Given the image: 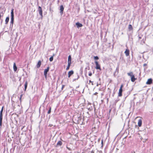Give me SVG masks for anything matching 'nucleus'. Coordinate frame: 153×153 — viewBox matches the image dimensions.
<instances>
[{
    "instance_id": "12",
    "label": "nucleus",
    "mask_w": 153,
    "mask_h": 153,
    "mask_svg": "<svg viewBox=\"0 0 153 153\" xmlns=\"http://www.w3.org/2000/svg\"><path fill=\"white\" fill-rule=\"evenodd\" d=\"M76 25L77 26V27H81L82 26V24L79 22L76 23Z\"/></svg>"
},
{
    "instance_id": "23",
    "label": "nucleus",
    "mask_w": 153,
    "mask_h": 153,
    "mask_svg": "<svg viewBox=\"0 0 153 153\" xmlns=\"http://www.w3.org/2000/svg\"><path fill=\"white\" fill-rule=\"evenodd\" d=\"M3 108L4 106H3L0 112V115H3L2 112L3 111Z\"/></svg>"
},
{
    "instance_id": "3",
    "label": "nucleus",
    "mask_w": 153,
    "mask_h": 153,
    "mask_svg": "<svg viewBox=\"0 0 153 153\" xmlns=\"http://www.w3.org/2000/svg\"><path fill=\"white\" fill-rule=\"evenodd\" d=\"M95 63L96 65V67H95V68L96 69H99L100 71L101 70V67L100 65L99 64L98 62L96 61L95 62Z\"/></svg>"
},
{
    "instance_id": "18",
    "label": "nucleus",
    "mask_w": 153,
    "mask_h": 153,
    "mask_svg": "<svg viewBox=\"0 0 153 153\" xmlns=\"http://www.w3.org/2000/svg\"><path fill=\"white\" fill-rule=\"evenodd\" d=\"M64 7H63V5H62L60 6V10L61 12H62V13H63V12L64 10Z\"/></svg>"
},
{
    "instance_id": "33",
    "label": "nucleus",
    "mask_w": 153,
    "mask_h": 153,
    "mask_svg": "<svg viewBox=\"0 0 153 153\" xmlns=\"http://www.w3.org/2000/svg\"><path fill=\"white\" fill-rule=\"evenodd\" d=\"M89 82L90 83H91V82H91V80H89Z\"/></svg>"
},
{
    "instance_id": "2",
    "label": "nucleus",
    "mask_w": 153,
    "mask_h": 153,
    "mask_svg": "<svg viewBox=\"0 0 153 153\" xmlns=\"http://www.w3.org/2000/svg\"><path fill=\"white\" fill-rule=\"evenodd\" d=\"M49 69L50 67L48 66L46 69L44 70V73L45 78L46 79L47 78L48 72L49 71Z\"/></svg>"
},
{
    "instance_id": "19",
    "label": "nucleus",
    "mask_w": 153,
    "mask_h": 153,
    "mask_svg": "<svg viewBox=\"0 0 153 153\" xmlns=\"http://www.w3.org/2000/svg\"><path fill=\"white\" fill-rule=\"evenodd\" d=\"M128 29L129 30H131L133 29V28L131 25H129L128 26Z\"/></svg>"
},
{
    "instance_id": "25",
    "label": "nucleus",
    "mask_w": 153,
    "mask_h": 153,
    "mask_svg": "<svg viewBox=\"0 0 153 153\" xmlns=\"http://www.w3.org/2000/svg\"><path fill=\"white\" fill-rule=\"evenodd\" d=\"M53 56H52L50 58L49 60L50 62H52V61H53Z\"/></svg>"
},
{
    "instance_id": "13",
    "label": "nucleus",
    "mask_w": 153,
    "mask_h": 153,
    "mask_svg": "<svg viewBox=\"0 0 153 153\" xmlns=\"http://www.w3.org/2000/svg\"><path fill=\"white\" fill-rule=\"evenodd\" d=\"M14 9H12L11 10V18H14V12H13Z\"/></svg>"
},
{
    "instance_id": "15",
    "label": "nucleus",
    "mask_w": 153,
    "mask_h": 153,
    "mask_svg": "<svg viewBox=\"0 0 153 153\" xmlns=\"http://www.w3.org/2000/svg\"><path fill=\"white\" fill-rule=\"evenodd\" d=\"M127 74L128 76L131 77L134 75L133 74V72H131L129 73H127Z\"/></svg>"
},
{
    "instance_id": "20",
    "label": "nucleus",
    "mask_w": 153,
    "mask_h": 153,
    "mask_svg": "<svg viewBox=\"0 0 153 153\" xmlns=\"http://www.w3.org/2000/svg\"><path fill=\"white\" fill-rule=\"evenodd\" d=\"M27 84H28V82H27V81H26V82H25V90H24L25 91H26V88L27 87Z\"/></svg>"
},
{
    "instance_id": "34",
    "label": "nucleus",
    "mask_w": 153,
    "mask_h": 153,
    "mask_svg": "<svg viewBox=\"0 0 153 153\" xmlns=\"http://www.w3.org/2000/svg\"><path fill=\"white\" fill-rule=\"evenodd\" d=\"M67 149H68L69 150H70L67 147Z\"/></svg>"
},
{
    "instance_id": "11",
    "label": "nucleus",
    "mask_w": 153,
    "mask_h": 153,
    "mask_svg": "<svg viewBox=\"0 0 153 153\" xmlns=\"http://www.w3.org/2000/svg\"><path fill=\"white\" fill-rule=\"evenodd\" d=\"M71 57L70 55L69 56H68V63L71 64Z\"/></svg>"
},
{
    "instance_id": "7",
    "label": "nucleus",
    "mask_w": 153,
    "mask_h": 153,
    "mask_svg": "<svg viewBox=\"0 0 153 153\" xmlns=\"http://www.w3.org/2000/svg\"><path fill=\"white\" fill-rule=\"evenodd\" d=\"M3 119V115H0V128L2 127V121Z\"/></svg>"
},
{
    "instance_id": "26",
    "label": "nucleus",
    "mask_w": 153,
    "mask_h": 153,
    "mask_svg": "<svg viewBox=\"0 0 153 153\" xmlns=\"http://www.w3.org/2000/svg\"><path fill=\"white\" fill-rule=\"evenodd\" d=\"M94 59L95 60H98L99 59V58L98 56H95L94 57Z\"/></svg>"
},
{
    "instance_id": "21",
    "label": "nucleus",
    "mask_w": 153,
    "mask_h": 153,
    "mask_svg": "<svg viewBox=\"0 0 153 153\" xmlns=\"http://www.w3.org/2000/svg\"><path fill=\"white\" fill-rule=\"evenodd\" d=\"M71 64L68 63V66L66 68V70H69V68L70 67V66H71Z\"/></svg>"
},
{
    "instance_id": "29",
    "label": "nucleus",
    "mask_w": 153,
    "mask_h": 153,
    "mask_svg": "<svg viewBox=\"0 0 153 153\" xmlns=\"http://www.w3.org/2000/svg\"><path fill=\"white\" fill-rule=\"evenodd\" d=\"M65 86V85H63L62 86L61 89L62 90L63 89V88H64Z\"/></svg>"
},
{
    "instance_id": "5",
    "label": "nucleus",
    "mask_w": 153,
    "mask_h": 153,
    "mask_svg": "<svg viewBox=\"0 0 153 153\" xmlns=\"http://www.w3.org/2000/svg\"><path fill=\"white\" fill-rule=\"evenodd\" d=\"M152 83V80L151 78L149 79H148L146 82L147 85H150Z\"/></svg>"
},
{
    "instance_id": "8",
    "label": "nucleus",
    "mask_w": 153,
    "mask_h": 153,
    "mask_svg": "<svg viewBox=\"0 0 153 153\" xmlns=\"http://www.w3.org/2000/svg\"><path fill=\"white\" fill-rule=\"evenodd\" d=\"M74 73V72L72 70L69 71L68 72V77L69 78Z\"/></svg>"
},
{
    "instance_id": "9",
    "label": "nucleus",
    "mask_w": 153,
    "mask_h": 153,
    "mask_svg": "<svg viewBox=\"0 0 153 153\" xmlns=\"http://www.w3.org/2000/svg\"><path fill=\"white\" fill-rule=\"evenodd\" d=\"M142 124V120L141 119H139L138 122V126L140 127L141 126Z\"/></svg>"
},
{
    "instance_id": "6",
    "label": "nucleus",
    "mask_w": 153,
    "mask_h": 153,
    "mask_svg": "<svg viewBox=\"0 0 153 153\" xmlns=\"http://www.w3.org/2000/svg\"><path fill=\"white\" fill-rule=\"evenodd\" d=\"M124 53L126 56H129V51L128 49H126Z\"/></svg>"
},
{
    "instance_id": "24",
    "label": "nucleus",
    "mask_w": 153,
    "mask_h": 153,
    "mask_svg": "<svg viewBox=\"0 0 153 153\" xmlns=\"http://www.w3.org/2000/svg\"><path fill=\"white\" fill-rule=\"evenodd\" d=\"M13 21H14V18H11V21H10V23L13 24Z\"/></svg>"
},
{
    "instance_id": "22",
    "label": "nucleus",
    "mask_w": 153,
    "mask_h": 153,
    "mask_svg": "<svg viewBox=\"0 0 153 153\" xmlns=\"http://www.w3.org/2000/svg\"><path fill=\"white\" fill-rule=\"evenodd\" d=\"M62 144V143L61 141H59L58 142L57 145H59V146H61Z\"/></svg>"
},
{
    "instance_id": "30",
    "label": "nucleus",
    "mask_w": 153,
    "mask_h": 153,
    "mask_svg": "<svg viewBox=\"0 0 153 153\" xmlns=\"http://www.w3.org/2000/svg\"><path fill=\"white\" fill-rule=\"evenodd\" d=\"M22 94H21V96H20V100H21V98H22Z\"/></svg>"
},
{
    "instance_id": "35",
    "label": "nucleus",
    "mask_w": 153,
    "mask_h": 153,
    "mask_svg": "<svg viewBox=\"0 0 153 153\" xmlns=\"http://www.w3.org/2000/svg\"><path fill=\"white\" fill-rule=\"evenodd\" d=\"M92 153H94V152H93V151H92Z\"/></svg>"
},
{
    "instance_id": "27",
    "label": "nucleus",
    "mask_w": 153,
    "mask_h": 153,
    "mask_svg": "<svg viewBox=\"0 0 153 153\" xmlns=\"http://www.w3.org/2000/svg\"><path fill=\"white\" fill-rule=\"evenodd\" d=\"M51 107H50V108H49V110H48V114H50L51 113Z\"/></svg>"
},
{
    "instance_id": "10",
    "label": "nucleus",
    "mask_w": 153,
    "mask_h": 153,
    "mask_svg": "<svg viewBox=\"0 0 153 153\" xmlns=\"http://www.w3.org/2000/svg\"><path fill=\"white\" fill-rule=\"evenodd\" d=\"M41 65V62L40 60H39L37 64L36 67L37 68H39L40 67Z\"/></svg>"
},
{
    "instance_id": "36",
    "label": "nucleus",
    "mask_w": 153,
    "mask_h": 153,
    "mask_svg": "<svg viewBox=\"0 0 153 153\" xmlns=\"http://www.w3.org/2000/svg\"><path fill=\"white\" fill-rule=\"evenodd\" d=\"M82 153H85L84 152H82Z\"/></svg>"
},
{
    "instance_id": "4",
    "label": "nucleus",
    "mask_w": 153,
    "mask_h": 153,
    "mask_svg": "<svg viewBox=\"0 0 153 153\" xmlns=\"http://www.w3.org/2000/svg\"><path fill=\"white\" fill-rule=\"evenodd\" d=\"M38 10L39 11V13L40 15L41 16V17H43V15H42V9L41 7L39 6L38 7Z\"/></svg>"
},
{
    "instance_id": "31",
    "label": "nucleus",
    "mask_w": 153,
    "mask_h": 153,
    "mask_svg": "<svg viewBox=\"0 0 153 153\" xmlns=\"http://www.w3.org/2000/svg\"><path fill=\"white\" fill-rule=\"evenodd\" d=\"M98 94V93L96 92L94 94V95H96Z\"/></svg>"
},
{
    "instance_id": "1",
    "label": "nucleus",
    "mask_w": 153,
    "mask_h": 153,
    "mask_svg": "<svg viewBox=\"0 0 153 153\" xmlns=\"http://www.w3.org/2000/svg\"><path fill=\"white\" fill-rule=\"evenodd\" d=\"M123 84L121 85L120 88L119 90V92L118 94V96L119 97H121L122 95V92L123 91Z\"/></svg>"
},
{
    "instance_id": "28",
    "label": "nucleus",
    "mask_w": 153,
    "mask_h": 153,
    "mask_svg": "<svg viewBox=\"0 0 153 153\" xmlns=\"http://www.w3.org/2000/svg\"><path fill=\"white\" fill-rule=\"evenodd\" d=\"M92 74L91 72H90L89 73V74H88V75L89 76H92Z\"/></svg>"
},
{
    "instance_id": "17",
    "label": "nucleus",
    "mask_w": 153,
    "mask_h": 153,
    "mask_svg": "<svg viewBox=\"0 0 153 153\" xmlns=\"http://www.w3.org/2000/svg\"><path fill=\"white\" fill-rule=\"evenodd\" d=\"M136 79L137 78H135L134 75L131 77V80L132 82H134Z\"/></svg>"
},
{
    "instance_id": "14",
    "label": "nucleus",
    "mask_w": 153,
    "mask_h": 153,
    "mask_svg": "<svg viewBox=\"0 0 153 153\" xmlns=\"http://www.w3.org/2000/svg\"><path fill=\"white\" fill-rule=\"evenodd\" d=\"M13 68L14 71H16L17 69V67L16 65V64L15 63H13Z\"/></svg>"
},
{
    "instance_id": "32",
    "label": "nucleus",
    "mask_w": 153,
    "mask_h": 153,
    "mask_svg": "<svg viewBox=\"0 0 153 153\" xmlns=\"http://www.w3.org/2000/svg\"><path fill=\"white\" fill-rule=\"evenodd\" d=\"M141 39V37L139 36V39Z\"/></svg>"
},
{
    "instance_id": "16",
    "label": "nucleus",
    "mask_w": 153,
    "mask_h": 153,
    "mask_svg": "<svg viewBox=\"0 0 153 153\" xmlns=\"http://www.w3.org/2000/svg\"><path fill=\"white\" fill-rule=\"evenodd\" d=\"M9 17H7L6 18L5 20V24L6 25H7L9 22Z\"/></svg>"
}]
</instances>
